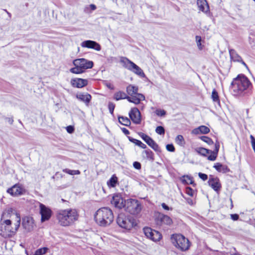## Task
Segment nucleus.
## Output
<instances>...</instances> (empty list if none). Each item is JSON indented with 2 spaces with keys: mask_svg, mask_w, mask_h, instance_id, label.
I'll list each match as a JSON object with an SVG mask.
<instances>
[{
  "mask_svg": "<svg viewBox=\"0 0 255 255\" xmlns=\"http://www.w3.org/2000/svg\"><path fill=\"white\" fill-rule=\"evenodd\" d=\"M117 183L118 178L115 175H112L110 180L107 183L108 187L112 188L116 187Z\"/></svg>",
  "mask_w": 255,
  "mask_h": 255,
  "instance_id": "nucleus-29",
  "label": "nucleus"
},
{
  "mask_svg": "<svg viewBox=\"0 0 255 255\" xmlns=\"http://www.w3.org/2000/svg\"><path fill=\"white\" fill-rule=\"evenodd\" d=\"M155 130L158 134L163 135L165 133L164 128L162 126L157 127Z\"/></svg>",
  "mask_w": 255,
  "mask_h": 255,
  "instance_id": "nucleus-41",
  "label": "nucleus"
},
{
  "mask_svg": "<svg viewBox=\"0 0 255 255\" xmlns=\"http://www.w3.org/2000/svg\"><path fill=\"white\" fill-rule=\"evenodd\" d=\"M231 255H240L237 253H235V254H232Z\"/></svg>",
  "mask_w": 255,
  "mask_h": 255,
  "instance_id": "nucleus-59",
  "label": "nucleus"
},
{
  "mask_svg": "<svg viewBox=\"0 0 255 255\" xmlns=\"http://www.w3.org/2000/svg\"><path fill=\"white\" fill-rule=\"evenodd\" d=\"M251 144L252 147H255V140H253V141H251Z\"/></svg>",
  "mask_w": 255,
  "mask_h": 255,
  "instance_id": "nucleus-55",
  "label": "nucleus"
},
{
  "mask_svg": "<svg viewBox=\"0 0 255 255\" xmlns=\"http://www.w3.org/2000/svg\"><path fill=\"white\" fill-rule=\"evenodd\" d=\"M195 41L198 47V49L200 50H202L203 45L202 44V39L201 36H195Z\"/></svg>",
  "mask_w": 255,
  "mask_h": 255,
  "instance_id": "nucleus-34",
  "label": "nucleus"
},
{
  "mask_svg": "<svg viewBox=\"0 0 255 255\" xmlns=\"http://www.w3.org/2000/svg\"><path fill=\"white\" fill-rule=\"evenodd\" d=\"M231 218L233 220V221H236L237 220H238L239 219V215H237V214H232L231 215Z\"/></svg>",
  "mask_w": 255,
  "mask_h": 255,
  "instance_id": "nucleus-50",
  "label": "nucleus"
},
{
  "mask_svg": "<svg viewBox=\"0 0 255 255\" xmlns=\"http://www.w3.org/2000/svg\"><path fill=\"white\" fill-rule=\"evenodd\" d=\"M208 183L209 185L215 191H218L221 188V183L218 178H210Z\"/></svg>",
  "mask_w": 255,
  "mask_h": 255,
  "instance_id": "nucleus-23",
  "label": "nucleus"
},
{
  "mask_svg": "<svg viewBox=\"0 0 255 255\" xmlns=\"http://www.w3.org/2000/svg\"><path fill=\"white\" fill-rule=\"evenodd\" d=\"M155 218L156 224L158 225H170L173 223L171 218L159 213L155 214Z\"/></svg>",
  "mask_w": 255,
  "mask_h": 255,
  "instance_id": "nucleus-14",
  "label": "nucleus"
},
{
  "mask_svg": "<svg viewBox=\"0 0 255 255\" xmlns=\"http://www.w3.org/2000/svg\"><path fill=\"white\" fill-rule=\"evenodd\" d=\"M150 146L153 150L157 152H160V149L159 147L158 144L154 141L152 142L151 144L149 146Z\"/></svg>",
  "mask_w": 255,
  "mask_h": 255,
  "instance_id": "nucleus-40",
  "label": "nucleus"
},
{
  "mask_svg": "<svg viewBox=\"0 0 255 255\" xmlns=\"http://www.w3.org/2000/svg\"><path fill=\"white\" fill-rule=\"evenodd\" d=\"M254 1H255V0H253Z\"/></svg>",
  "mask_w": 255,
  "mask_h": 255,
  "instance_id": "nucleus-62",
  "label": "nucleus"
},
{
  "mask_svg": "<svg viewBox=\"0 0 255 255\" xmlns=\"http://www.w3.org/2000/svg\"><path fill=\"white\" fill-rule=\"evenodd\" d=\"M161 206L165 210H169V207L164 203H162L161 204Z\"/></svg>",
  "mask_w": 255,
  "mask_h": 255,
  "instance_id": "nucleus-52",
  "label": "nucleus"
},
{
  "mask_svg": "<svg viewBox=\"0 0 255 255\" xmlns=\"http://www.w3.org/2000/svg\"><path fill=\"white\" fill-rule=\"evenodd\" d=\"M211 98L214 102H219L218 94L215 89H213L212 91Z\"/></svg>",
  "mask_w": 255,
  "mask_h": 255,
  "instance_id": "nucleus-36",
  "label": "nucleus"
},
{
  "mask_svg": "<svg viewBox=\"0 0 255 255\" xmlns=\"http://www.w3.org/2000/svg\"><path fill=\"white\" fill-rule=\"evenodd\" d=\"M6 192L11 197H17L23 195L25 190L19 184H16L8 188L6 190Z\"/></svg>",
  "mask_w": 255,
  "mask_h": 255,
  "instance_id": "nucleus-13",
  "label": "nucleus"
},
{
  "mask_svg": "<svg viewBox=\"0 0 255 255\" xmlns=\"http://www.w3.org/2000/svg\"><path fill=\"white\" fill-rule=\"evenodd\" d=\"M81 46L88 49H93L97 51L101 50L100 45L96 42L92 40H86L81 43Z\"/></svg>",
  "mask_w": 255,
  "mask_h": 255,
  "instance_id": "nucleus-19",
  "label": "nucleus"
},
{
  "mask_svg": "<svg viewBox=\"0 0 255 255\" xmlns=\"http://www.w3.org/2000/svg\"><path fill=\"white\" fill-rule=\"evenodd\" d=\"M197 6L199 12L206 15L210 13L209 5L206 0H197Z\"/></svg>",
  "mask_w": 255,
  "mask_h": 255,
  "instance_id": "nucleus-15",
  "label": "nucleus"
},
{
  "mask_svg": "<svg viewBox=\"0 0 255 255\" xmlns=\"http://www.w3.org/2000/svg\"><path fill=\"white\" fill-rule=\"evenodd\" d=\"M138 135L142 138L143 140H144V142H146V143L150 140L151 138L148 135H146V134L140 132L138 133Z\"/></svg>",
  "mask_w": 255,
  "mask_h": 255,
  "instance_id": "nucleus-38",
  "label": "nucleus"
},
{
  "mask_svg": "<svg viewBox=\"0 0 255 255\" xmlns=\"http://www.w3.org/2000/svg\"><path fill=\"white\" fill-rule=\"evenodd\" d=\"M47 250L48 249L46 247L39 248L34 252L33 255H43L47 252Z\"/></svg>",
  "mask_w": 255,
  "mask_h": 255,
  "instance_id": "nucleus-35",
  "label": "nucleus"
},
{
  "mask_svg": "<svg viewBox=\"0 0 255 255\" xmlns=\"http://www.w3.org/2000/svg\"><path fill=\"white\" fill-rule=\"evenodd\" d=\"M155 114L158 116L162 117L165 115V112L163 110H157L155 111Z\"/></svg>",
  "mask_w": 255,
  "mask_h": 255,
  "instance_id": "nucleus-43",
  "label": "nucleus"
},
{
  "mask_svg": "<svg viewBox=\"0 0 255 255\" xmlns=\"http://www.w3.org/2000/svg\"><path fill=\"white\" fill-rule=\"evenodd\" d=\"M243 64L246 67V68L248 69V66H247V65L244 62H243Z\"/></svg>",
  "mask_w": 255,
  "mask_h": 255,
  "instance_id": "nucleus-58",
  "label": "nucleus"
},
{
  "mask_svg": "<svg viewBox=\"0 0 255 255\" xmlns=\"http://www.w3.org/2000/svg\"><path fill=\"white\" fill-rule=\"evenodd\" d=\"M78 213L75 209H62L56 214L58 224L62 227H68L72 225L78 219Z\"/></svg>",
  "mask_w": 255,
  "mask_h": 255,
  "instance_id": "nucleus-3",
  "label": "nucleus"
},
{
  "mask_svg": "<svg viewBox=\"0 0 255 255\" xmlns=\"http://www.w3.org/2000/svg\"><path fill=\"white\" fill-rule=\"evenodd\" d=\"M166 149L170 152H173L175 150L174 147L172 144L166 145Z\"/></svg>",
  "mask_w": 255,
  "mask_h": 255,
  "instance_id": "nucleus-44",
  "label": "nucleus"
},
{
  "mask_svg": "<svg viewBox=\"0 0 255 255\" xmlns=\"http://www.w3.org/2000/svg\"><path fill=\"white\" fill-rule=\"evenodd\" d=\"M175 142L179 145H183L184 144V140L183 136L181 135H177L175 138Z\"/></svg>",
  "mask_w": 255,
  "mask_h": 255,
  "instance_id": "nucleus-37",
  "label": "nucleus"
},
{
  "mask_svg": "<svg viewBox=\"0 0 255 255\" xmlns=\"http://www.w3.org/2000/svg\"><path fill=\"white\" fill-rule=\"evenodd\" d=\"M180 180L182 183L184 184H192L194 182L192 178L188 175L182 176L180 178Z\"/></svg>",
  "mask_w": 255,
  "mask_h": 255,
  "instance_id": "nucleus-31",
  "label": "nucleus"
},
{
  "mask_svg": "<svg viewBox=\"0 0 255 255\" xmlns=\"http://www.w3.org/2000/svg\"><path fill=\"white\" fill-rule=\"evenodd\" d=\"M145 100V96L143 94L138 93V92L136 93V94L130 95V97L128 96L127 99V100L129 102L136 105L139 104L141 101H143Z\"/></svg>",
  "mask_w": 255,
  "mask_h": 255,
  "instance_id": "nucleus-18",
  "label": "nucleus"
},
{
  "mask_svg": "<svg viewBox=\"0 0 255 255\" xmlns=\"http://www.w3.org/2000/svg\"><path fill=\"white\" fill-rule=\"evenodd\" d=\"M77 98L86 103H88L90 101L91 97L90 94L85 93L77 94Z\"/></svg>",
  "mask_w": 255,
  "mask_h": 255,
  "instance_id": "nucleus-25",
  "label": "nucleus"
},
{
  "mask_svg": "<svg viewBox=\"0 0 255 255\" xmlns=\"http://www.w3.org/2000/svg\"><path fill=\"white\" fill-rule=\"evenodd\" d=\"M250 138L251 139V141H253V140H255L254 137L252 135H250Z\"/></svg>",
  "mask_w": 255,
  "mask_h": 255,
  "instance_id": "nucleus-57",
  "label": "nucleus"
},
{
  "mask_svg": "<svg viewBox=\"0 0 255 255\" xmlns=\"http://www.w3.org/2000/svg\"><path fill=\"white\" fill-rule=\"evenodd\" d=\"M214 168L218 171H221L222 165L220 163H216L214 165Z\"/></svg>",
  "mask_w": 255,
  "mask_h": 255,
  "instance_id": "nucleus-45",
  "label": "nucleus"
},
{
  "mask_svg": "<svg viewBox=\"0 0 255 255\" xmlns=\"http://www.w3.org/2000/svg\"><path fill=\"white\" fill-rule=\"evenodd\" d=\"M215 149L214 151H211V155L208 156V159L210 161H215L216 159L218 152L219 149V144L217 142L215 143Z\"/></svg>",
  "mask_w": 255,
  "mask_h": 255,
  "instance_id": "nucleus-24",
  "label": "nucleus"
},
{
  "mask_svg": "<svg viewBox=\"0 0 255 255\" xmlns=\"http://www.w3.org/2000/svg\"><path fill=\"white\" fill-rule=\"evenodd\" d=\"M71 84L73 87L81 88L88 84V81L82 78H74L71 79Z\"/></svg>",
  "mask_w": 255,
  "mask_h": 255,
  "instance_id": "nucleus-20",
  "label": "nucleus"
},
{
  "mask_svg": "<svg viewBox=\"0 0 255 255\" xmlns=\"http://www.w3.org/2000/svg\"><path fill=\"white\" fill-rule=\"evenodd\" d=\"M129 70L140 77L144 78L145 76L142 69L133 62L131 65Z\"/></svg>",
  "mask_w": 255,
  "mask_h": 255,
  "instance_id": "nucleus-22",
  "label": "nucleus"
},
{
  "mask_svg": "<svg viewBox=\"0 0 255 255\" xmlns=\"http://www.w3.org/2000/svg\"><path fill=\"white\" fill-rule=\"evenodd\" d=\"M195 151L198 154L204 157H208L211 155V150L207 149L203 147H197L195 149Z\"/></svg>",
  "mask_w": 255,
  "mask_h": 255,
  "instance_id": "nucleus-26",
  "label": "nucleus"
},
{
  "mask_svg": "<svg viewBox=\"0 0 255 255\" xmlns=\"http://www.w3.org/2000/svg\"><path fill=\"white\" fill-rule=\"evenodd\" d=\"M66 130L68 133H72L74 131V128L72 126H69L67 127L66 128Z\"/></svg>",
  "mask_w": 255,
  "mask_h": 255,
  "instance_id": "nucleus-49",
  "label": "nucleus"
},
{
  "mask_svg": "<svg viewBox=\"0 0 255 255\" xmlns=\"http://www.w3.org/2000/svg\"><path fill=\"white\" fill-rule=\"evenodd\" d=\"M201 139L202 141L206 143L208 145H212L214 143L213 141L209 137L205 136L201 137Z\"/></svg>",
  "mask_w": 255,
  "mask_h": 255,
  "instance_id": "nucleus-39",
  "label": "nucleus"
},
{
  "mask_svg": "<svg viewBox=\"0 0 255 255\" xmlns=\"http://www.w3.org/2000/svg\"><path fill=\"white\" fill-rule=\"evenodd\" d=\"M114 109V106L113 104H110L109 105V110H110V112L111 114L113 113Z\"/></svg>",
  "mask_w": 255,
  "mask_h": 255,
  "instance_id": "nucleus-51",
  "label": "nucleus"
},
{
  "mask_svg": "<svg viewBox=\"0 0 255 255\" xmlns=\"http://www.w3.org/2000/svg\"><path fill=\"white\" fill-rule=\"evenodd\" d=\"M210 132V128L206 126H200L195 128L191 131V134L198 135L201 134H207Z\"/></svg>",
  "mask_w": 255,
  "mask_h": 255,
  "instance_id": "nucleus-21",
  "label": "nucleus"
},
{
  "mask_svg": "<svg viewBox=\"0 0 255 255\" xmlns=\"http://www.w3.org/2000/svg\"><path fill=\"white\" fill-rule=\"evenodd\" d=\"M67 173L70 175H78L80 174V171L78 170H69L67 171Z\"/></svg>",
  "mask_w": 255,
  "mask_h": 255,
  "instance_id": "nucleus-47",
  "label": "nucleus"
},
{
  "mask_svg": "<svg viewBox=\"0 0 255 255\" xmlns=\"http://www.w3.org/2000/svg\"><path fill=\"white\" fill-rule=\"evenodd\" d=\"M142 207L137 200L128 199L126 200L125 210L133 215H137L141 211Z\"/></svg>",
  "mask_w": 255,
  "mask_h": 255,
  "instance_id": "nucleus-8",
  "label": "nucleus"
},
{
  "mask_svg": "<svg viewBox=\"0 0 255 255\" xmlns=\"http://www.w3.org/2000/svg\"><path fill=\"white\" fill-rule=\"evenodd\" d=\"M90 6H91V8L93 10L95 9V8H96V6L94 4H91L90 5Z\"/></svg>",
  "mask_w": 255,
  "mask_h": 255,
  "instance_id": "nucleus-56",
  "label": "nucleus"
},
{
  "mask_svg": "<svg viewBox=\"0 0 255 255\" xmlns=\"http://www.w3.org/2000/svg\"><path fill=\"white\" fill-rule=\"evenodd\" d=\"M128 115L133 123L136 124H138L140 123L141 115L137 108H133L131 109Z\"/></svg>",
  "mask_w": 255,
  "mask_h": 255,
  "instance_id": "nucleus-17",
  "label": "nucleus"
},
{
  "mask_svg": "<svg viewBox=\"0 0 255 255\" xmlns=\"http://www.w3.org/2000/svg\"><path fill=\"white\" fill-rule=\"evenodd\" d=\"M128 96L124 92L118 91L115 94V99L118 101L123 99H128Z\"/></svg>",
  "mask_w": 255,
  "mask_h": 255,
  "instance_id": "nucleus-32",
  "label": "nucleus"
},
{
  "mask_svg": "<svg viewBox=\"0 0 255 255\" xmlns=\"http://www.w3.org/2000/svg\"><path fill=\"white\" fill-rule=\"evenodd\" d=\"M25 253H26V254H27V251H26V250H25Z\"/></svg>",
  "mask_w": 255,
  "mask_h": 255,
  "instance_id": "nucleus-61",
  "label": "nucleus"
},
{
  "mask_svg": "<svg viewBox=\"0 0 255 255\" xmlns=\"http://www.w3.org/2000/svg\"><path fill=\"white\" fill-rule=\"evenodd\" d=\"M22 228L25 233H31L36 228L34 219L31 217H25L22 220Z\"/></svg>",
  "mask_w": 255,
  "mask_h": 255,
  "instance_id": "nucleus-10",
  "label": "nucleus"
},
{
  "mask_svg": "<svg viewBox=\"0 0 255 255\" xmlns=\"http://www.w3.org/2000/svg\"><path fill=\"white\" fill-rule=\"evenodd\" d=\"M73 63L75 67L70 69L71 72L74 74H81L87 69L93 67V63L92 61L87 60L84 58L75 59Z\"/></svg>",
  "mask_w": 255,
  "mask_h": 255,
  "instance_id": "nucleus-6",
  "label": "nucleus"
},
{
  "mask_svg": "<svg viewBox=\"0 0 255 255\" xmlns=\"http://www.w3.org/2000/svg\"><path fill=\"white\" fill-rule=\"evenodd\" d=\"M120 63L123 67L129 70L133 62L126 57H122L120 60Z\"/></svg>",
  "mask_w": 255,
  "mask_h": 255,
  "instance_id": "nucleus-28",
  "label": "nucleus"
},
{
  "mask_svg": "<svg viewBox=\"0 0 255 255\" xmlns=\"http://www.w3.org/2000/svg\"><path fill=\"white\" fill-rule=\"evenodd\" d=\"M21 222L20 215L10 209L4 210L0 220V234L3 236L15 233Z\"/></svg>",
  "mask_w": 255,
  "mask_h": 255,
  "instance_id": "nucleus-1",
  "label": "nucleus"
},
{
  "mask_svg": "<svg viewBox=\"0 0 255 255\" xmlns=\"http://www.w3.org/2000/svg\"><path fill=\"white\" fill-rule=\"evenodd\" d=\"M186 194L190 197H193L195 194V191L191 188L188 187L186 188Z\"/></svg>",
  "mask_w": 255,
  "mask_h": 255,
  "instance_id": "nucleus-42",
  "label": "nucleus"
},
{
  "mask_svg": "<svg viewBox=\"0 0 255 255\" xmlns=\"http://www.w3.org/2000/svg\"><path fill=\"white\" fill-rule=\"evenodd\" d=\"M122 131L125 134H128L129 133V131L126 128H123Z\"/></svg>",
  "mask_w": 255,
  "mask_h": 255,
  "instance_id": "nucleus-53",
  "label": "nucleus"
},
{
  "mask_svg": "<svg viewBox=\"0 0 255 255\" xmlns=\"http://www.w3.org/2000/svg\"><path fill=\"white\" fill-rule=\"evenodd\" d=\"M253 150H254V152L255 153V147H253Z\"/></svg>",
  "mask_w": 255,
  "mask_h": 255,
  "instance_id": "nucleus-60",
  "label": "nucleus"
},
{
  "mask_svg": "<svg viewBox=\"0 0 255 255\" xmlns=\"http://www.w3.org/2000/svg\"><path fill=\"white\" fill-rule=\"evenodd\" d=\"M250 84V81L246 76L243 75H239L233 80L232 88L235 92H238L245 90Z\"/></svg>",
  "mask_w": 255,
  "mask_h": 255,
  "instance_id": "nucleus-7",
  "label": "nucleus"
},
{
  "mask_svg": "<svg viewBox=\"0 0 255 255\" xmlns=\"http://www.w3.org/2000/svg\"><path fill=\"white\" fill-rule=\"evenodd\" d=\"M133 167L136 169H140L141 168V165L139 162L135 161L133 163Z\"/></svg>",
  "mask_w": 255,
  "mask_h": 255,
  "instance_id": "nucleus-48",
  "label": "nucleus"
},
{
  "mask_svg": "<svg viewBox=\"0 0 255 255\" xmlns=\"http://www.w3.org/2000/svg\"><path fill=\"white\" fill-rule=\"evenodd\" d=\"M126 91L128 95H132L137 93L138 87L133 85L130 84L127 86Z\"/></svg>",
  "mask_w": 255,
  "mask_h": 255,
  "instance_id": "nucleus-27",
  "label": "nucleus"
},
{
  "mask_svg": "<svg viewBox=\"0 0 255 255\" xmlns=\"http://www.w3.org/2000/svg\"><path fill=\"white\" fill-rule=\"evenodd\" d=\"M199 177L200 179H201L203 181H205L207 179L208 176L207 175L204 173H202L199 172L198 173Z\"/></svg>",
  "mask_w": 255,
  "mask_h": 255,
  "instance_id": "nucleus-46",
  "label": "nucleus"
},
{
  "mask_svg": "<svg viewBox=\"0 0 255 255\" xmlns=\"http://www.w3.org/2000/svg\"><path fill=\"white\" fill-rule=\"evenodd\" d=\"M86 239L90 244L97 245L101 240V237L93 232H89L86 235Z\"/></svg>",
  "mask_w": 255,
  "mask_h": 255,
  "instance_id": "nucleus-16",
  "label": "nucleus"
},
{
  "mask_svg": "<svg viewBox=\"0 0 255 255\" xmlns=\"http://www.w3.org/2000/svg\"><path fill=\"white\" fill-rule=\"evenodd\" d=\"M128 139L130 142L134 143L135 145L138 146V147H140L141 148L145 149L146 148V145L139 140L130 138L129 137H128Z\"/></svg>",
  "mask_w": 255,
  "mask_h": 255,
  "instance_id": "nucleus-30",
  "label": "nucleus"
},
{
  "mask_svg": "<svg viewBox=\"0 0 255 255\" xmlns=\"http://www.w3.org/2000/svg\"><path fill=\"white\" fill-rule=\"evenodd\" d=\"M126 200L123 198L120 194H114L111 201V204L119 209H125Z\"/></svg>",
  "mask_w": 255,
  "mask_h": 255,
  "instance_id": "nucleus-12",
  "label": "nucleus"
},
{
  "mask_svg": "<svg viewBox=\"0 0 255 255\" xmlns=\"http://www.w3.org/2000/svg\"><path fill=\"white\" fill-rule=\"evenodd\" d=\"M118 120L119 123L124 126H129L130 125V121L127 117H119Z\"/></svg>",
  "mask_w": 255,
  "mask_h": 255,
  "instance_id": "nucleus-33",
  "label": "nucleus"
},
{
  "mask_svg": "<svg viewBox=\"0 0 255 255\" xmlns=\"http://www.w3.org/2000/svg\"><path fill=\"white\" fill-rule=\"evenodd\" d=\"M170 239L173 246L179 251L186 252L191 246V243L188 239L181 234L171 235Z\"/></svg>",
  "mask_w": 255,
  "mask_h": 255,
  "instance_id": "nucleus-4",
  "label": "nucleus"
},
{
  "mask_svg": "<svg viewBox=\"0 0 255 255\" xmlns=\"http://www.w3.org/2000/svg\"><path fill=\"white\" fill-rule=\"evenodd\" d=\"M153 141H154V140L151 138V139H150V140H149V141H148V142H147L146 143V144H147L148 146H149V145H150V144H151L152 143V142H153Z\"/></svg>",
  "mask_w": 255,
  "mask_h": 255,
  "instance_id": "nucleus-54",
  "label": "nucleus"
},
{
  "mask_svg": "<svg viewBox=\"0 0 255 255\" xmlns=\"http://www.w3.org/2000/svg\"><path fill=\"white\" fill-rule=\"evenodd\" d=\"M143 231L145 237L153 242H158L162 238V234L159 232L149 227L144 228Z\"/></svg>",
  "mask_w": 255,
  "mask_h": 255,
  "instance_id": "nucleus-9",
  "label": "nucleus"
},
{
  "mask_svg": "<svg viewBox=\"0 0 255 255\" xmlns=\"http://www.w3.org/2000/svg\"><path fill=\"white\" fill-rule=\"evenodd\" d=\"M39 213L40 215V222L42 223L49 221L52 214L51 209L42 203H40L39 205Z\"/></svg>",
  "mask_w": 255,
  "mask_h": 255,
  "instance_id": "nucleus-11",
  "label": "nucleus"
},
{
  "mask_svg": "<svg viewBox=\"0 0 255 255\" xmlns=\"http://www.w3.org/2000/svg\"><path fill=\"white\" fill-rule=\"evenodd\" d=\"M116 222L121 228L126 231H130L137 226L134 219L123 213H121L118 215Z\"/></svg>",
  "mask_w": 255,
  "mask_h": 255,
  "instance_id": "nucleus-5",
  "label": "nucleus"
},
{
  "mask_svg": "<svg viewBox=\"0 0 255 255\" xmlns=\"http://www.w3.org/2000/svg\"><path fill=\"white\" fill-rule=\"evenodd\" d=\"M94 219L96 224L101 227H107L111 225L114 220V214L111 208L102 207L94 213Z\"/></svg>",
  "mask_w": 255,
  "mask_h": 255,
  "instance_id": "nucleus-2",
  "label": "nucleus"
}]
</instances>
